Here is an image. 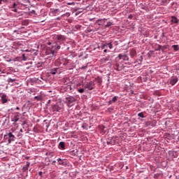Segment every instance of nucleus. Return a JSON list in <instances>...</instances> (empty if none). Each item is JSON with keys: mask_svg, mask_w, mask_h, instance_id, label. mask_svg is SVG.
<instances>
[{"mask_svg": "<svg viewBox=\"0 0 179 179\" xmlns=\"http://www.w3.org/2000/svg\"><path fill=\"white\" fill-rule=\"evenodd\" d=\"M64 102L68 107H73V106H75V103H76V97L68 96L65 98Z\"/></svg>", "mask_w": 179, "mask_h": 179, "instance_id": "nucleus-1", "label": "nucleus"}, {"mask_svg": "<svg viewBox=\"0 0 179 179\" xmlns=\"http://www.w3.org/2000/svg\"><path fill=\"white\" fill-rule=\"evenodd\" d=\"M54 38L56 43H58L60 45H62L65 41H66V36L62 34H57L54 36Z\"/></svg>", "mask_w": 179, "mask_h": 179, "instance_id": "nucleus-2", "label": "nucleus"}, {"mask_svg": "<svg viewBox=\"0 0 179 179\" xmlns=\"http://www.w3.org/2000/svg\"><path fill=\"white\" fill-rule=\"evenodd\" d=\"M48 45H50V47L52 49V50L57 54L59 50H61V45L59 43L55 41L53 43L48 42Z\"/></svg>", "mask_w": 179, "mask_h": 179, "instance_id": "nucleus-3", "label": "nucleus"}, {"mask_svg": "<svg viewBox=\"0 0 179 179\" xmlns=\"http://www.w3.org/2000/svg\"><path fill=\"white\" fill-rule=\"evenodd\" d=\"M107 145H118V137H109L106 141Z\"/></svg>", "mask_w": 179, "mask_h": 179, "instance_id": "nucleus-4", "label": "nucleus"}, {"mask_svg": "<svg viewBox=\"0 0 179 179\" xmlns=\"http://www.w3.org/2000/svg\"><path fill=\"white\" fill-rule=\"evenodd\" d=\"M101 50H104L106 48H109V50H113V45L111 44L110 41H105L103 43L101 44Z\"/></svg>", "mask_w": 179, "mask_h": 179, "instance_id": "nucleus-5", "label": "nucleus"}, {"mask_svg": "<svg viewBox=\"0 0 179 179\" xmlns=\"http://www.w3.org/2000/svg\"><path fill=\"white\" fill-rule=\"evenodd\" d=\"M83 87H84V89H87V90H93V89H94V83L90 81L85 84H83Z\"/></svg>", "mask_w": 179, "mask_h": 179, "instance_id": "nucleus-6", "label": "nucleus"}, {"mask_svg": "<svg viewBox=\"0 0 179 179\" xmlns=\"http://www.w3.org/2000/svg\"><path fill=\"white\" fill-rule=\"evenodd\" d=\"M4 138L8 139V143H12V142L15 141V135H13L12 132L7 133L6 135H4Z\"/></svg>", "mask_w": 179, "mask_h": 179, "instance_id": "nucleus-7", "label": "nucleus"}, {"mask_svg": "<svg viewBox=\"0 0 179 179\" xmlns=\"http://www.w3.org/2000/svg\"><path fill=\"white\" fill-rule=\"evenodd\" d=\"M45 54L49 57H54V55H55L56 53L50 46L46 48Z\"/></svg>", "mask_w": 179, "mask_h": 179, "instance_id": "nucleus-8", "label": "nucleus"}, {"mask_svg": "<svg viewBox=\"0 0 179 179\" xmlns=\"http://www.w3.org/2000/svg\"><path fill=\"white\" fill-rule=\"evenodd\" d=\"M169 85H171V86H174V85H176V83H177V82H178V78H177V76H172L169 80Z\"/></svg>", "mask_w": 179, "mask_h": 179, "instance_id": "nucleus-9", "label": "nucleus"}, {"mask_svg": "<svg viewBox=\"0 0 179 179\" xmlns=\"http://www.w3.org/2000/svg\"><path fill=\"white\" fill-rule=\"evenodd\" d=\"M61 110L62 108L58 104H55L52 106V111H53V113H61Z\"/></svg>", "mask_w": 179, "mask_h": 179, "instance_id": "nucleus-10", "label": "nucleus"}, {"mask_svg": "<svg viewBox=\"0 0 179 179\" xmlns=\"http://www.w3.org/2000/svg\"><path fill=\"white\" fill-rule=\"evenodd\" d=\"M117 57L120 59H123V61H129V57H128V55H127L120 54V55H118Z\"/></svg>", "mask_w": 179, "mask_h": 179, "instance_id": "nucleus-11", "label": "nucleus"}, {"mask_svg": "<svg viewBox=\"0 0 179 179\" xmlns=\"http://www.w3.org/2000/svg\"><path fill=\"white\" fill-rule=\"evenodd\" d=\"M29 167H30V162H27L26 165L24 166L23 168H22V171L24 173H26V171H27V170H29Z\"/></svg>", "mask_w": 179, "mask_h": 179, "instance_id": "nucleus-12", "label": "nucleus"}, {"mask_svg": "<svg viewBox=\"0 0 179 179\" xmlns=\"http://www.w3.org/2000/svg\"><path fill=\"white\" fill-rule=\"evenodd\" d=\"M58 148L60 149V150H65V143L63 141H61L59 143Z\"/></svg>", "mask_w": 179, "mask_h": 179, "instance_id": "nucleus-13", "label": "nucleus"}, {"mask_svg": "<svg viewBox=\"0 0 179 179\" xmlns=\"http://www.w3.org/2000/svg\"><path fill=\"white\" fill-rule=\"evenodd\" d=\"M1 97V103H3V104H5V103H8V99H6V94H3Z\"/></svg>", "mask_w": 179, "mask_h": 179, "instance_id": "nucleus-14", "label": "nucleus"}, {"mask_svg": "<svg viewBox=\"0 0 179 179\" xmlns=\"http://www.w3.org/2000/svg\"><path fill=\"white\" fill-rule=\"evenodd\" d=\"M118 100V96H115L111 100H110L108 103V105H111L113 103H115Z\"/></svg>", "mask_w": 179, "mask_h": 179, "instance_id": "nucleus-15", "label": "nucleus"}, {"mask_svg": "<svg viewBox=\"0 0 179 179\" xmlns=\"http://www.w3.org/2000/svg\"><path fill=\"white\" fill-rule=\"evenodd\" d=\"M171 22L177 24V23H178V18H177L176 16H171Z\"/></svg>", "mask_w": 179, "mask_h": 179, "instance_id": "nucleus-16", "label": "nucleus"}, {"mask_svg": "<svg viewBox=\"0 0 179 179\" xmlns=\"http://www.w3.org/2000/svg\"><path fill=\"white\" fill-rule=\"evenodd\" d=\"M110 43L112 44L113 48H114V45L115 46L118 45V41H115L114 39H110Z\"/></svg>", "mask_w": 179, "mask_h": 179, "instance_id": "nucleus-17", "label": "nucleus"}, {"mask_svg": "<svg viewBox=\"0 0 179 179\" xmlns=\"http://www.w3.org/2000/svg\"><path fill=\"white\" fill-rule=\"evenodd\" d=\"M11 121L13 122H17L19 121V115H16L13 116L11 119Z\"/></svg>", "mask_w": 179, "mask_h": 179, "instance_id": "nucleus-18", "label": "nucleus"}, {"mask_svg": "<svg viewBox=\"0 0 179 179\" xmlns=\"http://www.w3.org/2000/svg\"><path fill=\"white\" fill-rule=\"evenodd\" d=\"M135 55H136V50H135L134 49H132L130 52V56L131 58H134Z\"/></svg>", "mask_w": 179, "mask_h": 179, "instance_id": "nucleus-19", "label": "nucleus"}, {"mask_svg": "<svg viewBox=\"0 0 179 179\" xmlns=\"http://www.w3.org/2000/svg\"><path fill=\"white\" fill-rule=\"evenodd\" d=\"M143 61V56H140V57L137 59V62L138 65H142Z\"/></svg>", "mask_w": 179, "mask_h": 179, "instance_id": "nucleus-20", "label": "nucleus"}, {"mask_svg": "<svg viewBox=\"0 0 179 179\" xmlns=\"http://www.w3.org/2000/svg\"><path fill=\"white\" fill-rule=\"evenodd\" d=\"M57 71H58V68H54L50 69V73L52 75H55L57 73Z\"/></svg>", "mask_w": 179, "mask_h": 179, "instance_id": "nucleus-21", "label": "nucleus"}, {"mask_svg": "<svg viewBox=\"0 0 179 179\" xmlns=\"http://www.w3.org/2000/svg\"><path fill=\"white\" fill-rule=\"evenodd\" d=\"M157 124V122L156 120H152L150 122V125L152 127H156V125Z\"/></svg>", "mask_w": 179, "mask_h": 179, "instance_id": "nucleus-22", "label": "nucleus"}, {"mask_svg": "<svg viewBox=\"0 0 179 179\" xmlns=\"http://www.w3.org/2000/svg\"><path fill=\"white\" fill-rule=\"evenodd\" d=\"M76 12V16H78L80 13H82L83 10L80 8H78L75 10Z\"/></svg>", "mask_w": 179, "mask_h": 179, "instance_id": "nucleus-23", "label": "nucleus"}, {"mask_svg": "<svg viewBox=\"0 0 179 179\" xmlns=\"http://www.w3.org/2000/svg\"><path fill=\"white\" fill-rule=\"evenodd\" d=\"M57 162L59 164L64 166L65 164V162H64V160H62L61 158L57 159Z\"/></svg>", "mask_w": 179, "mask_h": 179, "instance_id": "nucleus-24", "label": "nucleus"}, {"mask_svg": "<svg viewBox=\"0 0 179 179\" xmlns=\"http://www.w3.org/2000/svg\"><path fill=\"white\" fill-rule=\"evenodd\" d=\"M172 48H173L174 51H178L179 46H178V45H173Z\"/></svg>", "mask_w": 179, "mask_h": 179, "instance_id": "nucleus-25", "label": "nucleus"}, {"mask_svg": "<svg viewBox=\"0 0 179 179\" xmlns=\"http://www.w3.org/2000/svg\"><path fill=\"white\" fill-rule=\"evenodd\" d=\"M113 24H114V23L111 22H108L107 24L105 25V27H110V26H113Z\"/></svg>", "mask_w": 179, "mask_h": 179, "instance_id": "nucleus-26", "label": "nucleus"}, {"mask_svg": "<svg viewBox=\"0 0 179 179\" xmlns=\"http://www.w3.org/2000/svg\"><path fill=\"white\" fill-rule=\"evenodd\" d=\"M15 81H16V79H13V78H9L8 79V83H13V82H15Z\"/></svg>", "mask_w": 179, "mask_h": 179, "instance_id": "nucleus-27", "label": "nucleus"}, {"mask_svg": "<svg viewBox=\"0 0 179 179\" xmlns=\"http://www.w3.org/2000/svg\"><path fill=\"white\" fill-rule=\"evenodd\" d=\"M138 117L140 118H145V115L143 114V112L138 113Z\"/></svg>", "mask_w": 179, "mask_h": 179, "instance_id": "nucleus-28", "label": "nucleus"}, {"mask_svg": "<svg viewBox=\"0 0 179 179\" xmlns=\"http://www.w3.org/2000/svg\"><path fill=\"white\" fill-rule=\"evenodd\" d=\"M34 100H37V101H40L41 100V96H36L34 97Z\"/></svg>", "mask_w": 179, "mask_h": 179, "instance_id": "nucleus-29", "label": "nucleus"}, {"mask_svg": "<svg viewBox=\"0 0 179 179\" xmlns=\"http://www.w3.org/2000/svg\"><path fill=\"white\" fill-rule=\"evenodd\" d=\"M170 2V0H162V4L166 5V3H169Z\"/></svg>", "mask_w": 179, "mask_h": 179, "instance_id": "nucleus-30", "label": "nucleus"}, {"mask_svg": "<svg viewBox=\"0 0 179 179\" xmlns=\"http://www.w3.org/2000/svg\"><path fill=\"white\" fill-rule=\"evenodd\" d=\"M22 24L23 26H27V24H29V21L27 20L22 21Z\"/></svg>", "mask_w": 179, "mask_h": 179, "instance_id": "nucleus-31", "label": "nucleus"}, {"mask_svg": "<svg viewBox=\"0 0 179 179\" xmlns=\"http://www.w3.org/2000/svg\"><path fill=\"white\" fill-rule=\"evenodd\" d=\"M102 61H103V62H107L110 61V59L108 57H106L102 59Z\"/></svg>", "mask_w": 179, "mask_h": 179, "instance_id": "nucleus-32", "label": "nucleus"}, {"mask_svg": "<svg viewBox=\"0 0 179 179\" xmlns=\"http://www.w3.org/2000/svg\"><path fill=\"white\" fill-rule=\"evenodd\" d=\"M78 93H84L85 92V88H80L78 90Z\"/></svg>", "mask_w": 179, "mask_h": 179, "instance_id": "nucleus-33", "label": "nucleus"}, {"mask_svg": "<svg viewBox=\"0 0 179 179\" xmlns=\"http://www.w3.org/2000/svg\"><path fill=\"white\" fill-rule=\"evenodd\" d=\"M167 50V45H164V46H162V52H164V50Z\"/></svg>", "mask_w": 179, "mask_h": 179, "instance_id": "nucleus-34", "label": "nucleus"}, {"mask_svg": "<svg viewBox=\"0 0 179 179\" xmlns=\"http://www.w3.org/2000/svg\"><path fill=\"white\" fill-rule=\"evenodd\" d=\"M155 51H162V45H158V48L155 49Z\"/></svg>", "mask_w": 179, "mask_h": 179, "instance_id": "nucleus-35", "label": "nucleus"}, {"mask_svg": "<svg viewBox=\"0 0 179 179\" xmlns=\"http://www.w3.org/2000/svg\"><path fill=\"white\" fill-rule=\"evenodd\" d=\"M66 5H72L73 6H75V2H68L66 3Z\"/></svg>", "mask_w": 179, "mask_h": 179, "instance_id": "nucleus-36", "label": "nucleus"}, {"mask_svg": "<svg viewBox=\"0 0 179 179\" xmlns=\"http://www.w3.org/2000/svg\"><path fill=\"white\" fill-rule=\"evenodd\" d=\"M113 64V62H111V60H110L108 62V64H107V65H108V66H111V64Z\"/></svg>", "mask_w": 179, "mask_h": 179, "instance_id": "nucleus-37", "label": "nucleus"}, {"mask_svg": "<svg viewBox=\"0 0 179 179\" xmlns=\"http://www.w3.org/2000/svg\"><path fill=\"white\" fill-rule=\"evenodd\" d=\"M86 68H87V64H86L85 66H83L81 67V69H86Z\"/></svg>", "mask_w": 179, "mask_h": 179, "instance_id": "nucleus-38", "label": "nucleus"}, {"mask_svg": "<svg viewBox=\"0 0 179 179\" xmlns=\"http://www.w3.org/2000/svg\"><path fill=\"white\" fill-rule=\"evenodd\" d=\"M38 176H39L40 177H43V172H42V171H40V172L38 173Z\"/></svg>", "mask_w": 179, "mask_h": 179, "instance_id": "nucleus-39", "label": "nucleus"}, {"mask_svg": "<svg viewBox=\"0 0 179 179\" xmlns=\"http://www.w3.org/2000/svg\"><path fill=\"white\" fill-rule=\"evenodd\" d=\"M16 6H17L16 3H13V8H15Z\"/></svg>", "mask_w": 179, "mask_h": 179, "instance_id": "nucleus-40", "label": "nucleus"}, {"mask_svg": "<svg viewBox=\"0 0 179 179\" xmlns=\"http://www.w3.org/2000/svg\"><path fill=\"white\" fill-rule=\"evenodd\" d=\"M128 18L129 19H132V15H129Z\"/></svg>", "mask_w": 179, "mask_h": 179, "instance_id": "nucleus-41", "label": "nucleus"}, {"mask_svg": "<svg viewBox=\"0 0 179 179\" xmlns=\"http://www.w3.org/2000/svg\"><path fill=\"white\" fill-rule=\"evenodd\" d=\"M15 110H20V108H19V106H17V107L15 108Z\"/></svg>", "mask_w": 179, "mask_h": 179, "instance_id": "nucleus-42", "label": "nucleus"}, {"mask_svg": "<svg viewBox=\"0 0 179 179\" xmlns=\"http://www.w3.org/2000/svg\"><path fill=\"white\" fill-rule=\"evenodd\" d=\"M13 11L14 12H17V9L15 8H14Z\"/></svg>", "mask_w": 179, "mask_h": 179, "instance_id": "nucleus-43", "label": "nucleus"}, {"mask_svg": "<svg viewBox=\"0 0 179 179\" xmlns=\"http://www.w3.org/2000/svg\"><path fill=\"white\" fill-rule=\"evenodd\" d=\"M9 0H2V2H8Z\"/></svg>", "mask_w": 179, "mask_h": 179, "instance_id": "nucleus-44", "label": "nucleus"}, {"mask_svg": "<svg viewBox=\"0 0 179 179\" xmlns=\"http://www.w3.org/2000/svg\"><path fill=\"white\" fill-rule=\"evenodd\" d=\"M103 52H107V49H106V48H105V49L103 50Z\"/></svg>", "mask_w": 179, "mask_h": 179, "instance_id": "nucleus-45", "label": "nucleus"}, {"mask_svg": "<svg viewBox=\"0 0 179 179\" xmlns=\"http://www.w3.org/2000/svg\"><path fill=\"white\" fill-rule=\"evenodd\" d=\"M117 71H121V69H120V67L117 66Z\"/></svg>", "mask_w": 179, "mask_h": 179, "instance_id": "nucleus-46", "label": "nucleus"}, {"mask_svg": "<svg viewBox=\"0 0 179 179\" xmlns=\"http://www.w3.org/2000/svg\"><path fill=\"white\" fill-rule=\"evenodd\" d=\"M20 132H23V129H20Z\"/></svg>", "mask_w": 179, "mask_h": 179, "instance_id": "nucleus-47", "label": "nucleus"}, {"mask_svg": "<svg viewBox=\"0 0 179 179\" xmlns=\"http://www.w3.org/2000/svg\"><path fill=\"white\" fill-rule=\"evenodd\" d=\"M17 30H14V33H17Z\"/></svg>", "mask_w": 179, "mask_h": 179, "instance_id": "nucleus-48", "label": "nucleus"}, {"mask_svg": "<svg viewBox=\"0 0 179 179\" xmlns=\"http://www.w3.org/2000/svg\"><path fill=\"white\" fill-rule=\"evenodd\" d=\"M131 94H134V91H131Z\"/></svg>", "mask_w": 179, "mask_h": 179, "instance_id": "nucleus-49", "label": "nucleus"}, {"mask_svg": "<svg viewBox=\"0 0 179 179\" xmlns=\"http://www.w3.org/2000/svg\"><path fill=\"white\" fill-rule=\"evenodd\" d=\"M2 4V1H0V5H1Z\"/></svg>", "mask_w": 179, "mask_h": 179, "instance_id": "nucleus-50", "label": "nucleus"}, {"mask_svg": "<svg viewBox=\"0 0 179 179\" xmlns=\"http://www.w3.org/2000/svg\"><path fill=\"white\" fill-rule=\"evenodd\" d=\"M76 27H79V25H76Z\"/></svg>", "mask_w": 179, "mask_h": 179, "instance_id": "nucleus-51", "label": "nucleus"}, {"mask_svg": "<svg viewBox=\"0 0 179 179\" xmlns=\"http://www.w3.org/2000/svg\"><path fill=\"white\" fill-rule=\"evenodd\" d=\"M89 31V33H90V31H92V30H90V31Z\"/></svg>", "mask_w": 179, "mask_h": 179, "instance_id": "nucleus-52", "label": "nucleus"}, {"mask_svg": "<svg viewBox=\"0 0 179 179\" xmlns=\"http://www.w3.org/2000/svg\"><path fill=\"white\" fill-rule=\"evenodd\" d=\"M20 29H24V27H20Z\"/></svg>", "mask_w": 179, "mask_h": 179, "instance_id": "nucleus-53", "label": "nucleus"}, {"mask_svg": "<svg viewBox=\"0 0 179 179\" xmlns=\"http://www.w3.org/2000/svg\"><path fill=\"white\" fill-rule=\"evenodd\" d=\"M67 50H69V47L67 48Z\"/></svg>", "mask_w": 179, "mask_h": 179, "instance_id": "nucleus-54", "label": "nucleus"}, {"mask_svg": "<svg viewBox=\"0 0 179 179\" xmlns=\"http://www.w3.org/2000/svg\"><path fill=\"white\" fill-rule=\"evenodd\" d=\"M53 163H55V161H53Z\"/></svg>", "mask_w": 179, "mask_h": 179, "instance_id": "nucleus-55", "label": "nucleus"}, {"mask_svg": "<svg viewBox=\"0 0 179 179\" xmlns=\"http://www.w3.org/2000/svg\"><path fill=\"white\" fill-rule=\"evenodd\" d=\"M0 1H2V0H0Z\"/></svg>", "mask_w": 179, "mask_h": 179, "instance_id": "nucleus-56", "label": "nucleus"}]
</instances>
